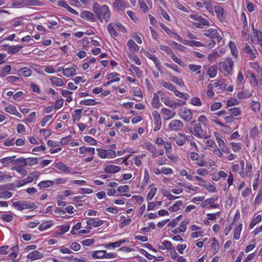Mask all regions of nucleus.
I'll return each mask as SVG.
<instances>
[{"mask_svg": "<svg viewBox=\"0 0 262 262\" xmlns=\"http://www.w3.org/2000/svg\"><path fill=\"white\" fill-rule=\"evenodd\" d=\"M219 66L224 73L230 74L233 69V62L231 59L227 58L220 62Z\"/></svg>", "mask_w": 262, "mask_h": 262, "instance_id": "4", "label": "nucleus"}, {"mask_svg": "<svg viewBox=\"0 0 262 262\" xmlns=\"http://www.w3.org/2000/svg\"><path fill=\"white\" fill-rule=\"evenodd\" d=\"M183 205V202L181 201L176 202L174 204L168 208L170 212H175L178 211Z\"/></svg>", "mask_w": 262, "mask_h": 262, "instance_id": "40", "label": "nucleus"}, {"mask_svg": "<svg viewBox=\"0 0 262 262\" xmlns=\"http://www.w3.org/2000/svg\"><path fill=\"white\" fill-rule=\"evenodd\" d=\"M183 127V122L177 119L171 120L168 124L169 129L173 131L180 130L182 129Z\"/></svg>", "mask_w": 262, "mask_h": 262, "instance_id": "11", "label": "nucleus"}, {"mask_svg": "<svg viewBox=\"0 0 262 262\" xmlns=\"http://www.w3.org/2000/svg\"><path fill=\"white\" fill-rule=\"evenodd\" d=\"M183 44L188 46L189 47H204L205 46V45L202 43L201 42L195 41V40H184L183 41Z\"/></svg>", "mask_w": 262, "mask_h": 262, "instance_id": "30", "label": "nucleus"}, {"mask_svg": "<svg viewBox=\"0 0 262 262\" xmlns=\"http://www.w3.org/2000/svg\"><path fill=\"white\" fill-rule=\"evenodd\" d=\"M80 103L82 105L86 106H93L98 104V102L95 100L93 99H87L85 100H81Z\"/></svg>", "mask_w": 262, "mask_h": 262, "instance_id": "49", "label": "nucleus"}, {"mask_svg": "<svg viewBox=\"0 0 262 262\" xmlns=\"http://www.w3.org/2000/svg\"><path fill=\"white\" fill-rule=\"evenodd\" d=\"M198 151H193L189 152L188 156L189 160L193 161H196L199 160V155L198 153Z\"/></svg>", "mask_w": 262, "mask_h": 262, "instance_id": "58", "label": "nucleus"}, {"mask_svg": "<svg viewBox=\"0 0 262 262\" xmlns=\"http://www.w3.org/2000/svg\"><path fill=\"white\" fill-rule=\"evenodd\" d=\"M73 92H70L66 90H62L61 91V95L66 98L67 102L70 103L73 101L72 97Z\"/></svg>", "mask_w": 262, "mask_h": 262, "instance_id": "36", "label": "nucleus"}, {"mask_svg": "<svg viewBox=\"0 0 262 262\" xmlns=\"http://www.w3.org/2000/svg\"><path fill=\"white\" fill-rule=\"evenodd\" d=\"M135 53V52L128 53V56L131 60H133L136 64L139 66L141 63L140 60Z\"/></svg>", "mask_w": 262, "mask_h": 262, "instance_id": "48", "label": "nucleus"}, {"mask_svg": "<svg viewBox=\"0 0 262 262\" xmlns=\"http://www.w3.org/2000/svg\"><path fill=\"white\" fill-rule=\"evenodd\" d=\"M217 67L215 65H212L209 68L208 70L207 71V75L210 77V78H214L217 75Z\"/></svg>", "mask_w": 262, "mask_h": 262, "instance_id": "35", "label": "nucleus"}, {"mask_svg": "<svg viewBox=\"0 0 262 262\" xmlns=\"http://www.w3.org/2000/svg\"><path fill=\"white\" fill-rule=\"evenodd\" d=\"M96 150L98 157L100 159H112L116 157V151L113 149L97 148Z\"/></svg>", "mask_w": 262, "mask_h": 262, "instance_id": "2", "label": "nucleus"}, {"mask_svg": "<svg viewBox=\"0 0 262 262\" xmlns=\"http://www.w3.org/2000/svg\"><path fill=\"white\" fill-rule=\"evenodd\" d=\"M83 140L85 142L89 143L91 145H96L97 144V141L90 136H85Z\"/></svg>", "mask_w": 262, "mask_h": 262, "instance_id": "62", "label": "nucleus"}, {"mask_svg": "<svg viewBox=\"0 0 262 262\" xmlns=\"http://www.w3.org/2000/svg\"><path fill=\"white\" fill-rule=\"evenodd\" d=\"M161 100L162 102L164 103L165 105L170 107H172L177 105V103H174L170 99H168L165 97H161Z\"/></svg>", "mask_w": 262, "mask_h": 262, "instance_id": "56", "label": "nucleus"}, {"mask_svg": "<svg viewBox=\"0 0 262 262\" xmlns=\"http://www.w3.org/2000/svg\"><path fill=\"white\" fill-rule=\"evenodd\" d=\"M49 80L53 84L57 86L61 87L64 85V82L60 78L51 76L50 77Z\"/></svg>", "mask_w": 262, "mask_h": 262, "instance_id": "31", "label": "nucleus"}, {"mask_svg": "<svg viewBox=\"0 0 262 262\" xmlns=\"http://www.w3.org/2000/svg\"><path fill=\"white\" fill-rule=\"evenodd\" d=\"M105 250H96L92 254L94 259H104Z\"/></svg>", "mask_w": 262, "mask_h": 262, "instance_id": "37", "label": "nucleus"}, {"mask_svg": "<svg viewBox=\"0 0 262 262\" xmlns=\"http://www.w3.org/2000/svg\"><path fill=\"white\" fill-rule=\"evenodd\" d=\"M179 115L182 119L186 121H190L192 118V113L191 111L186 108L181 109Z\"/></svg>", "mask_w": 262, "mask_h": 262, "instance_id": "10", "label": "nucleus"}, {"mask_svg": "<svg viewBox=\"0 0 262 262\" xmlns=\"http://www.w3.org/2000/svg\"><path fill=\"white\" fill-rule=\"evenodd\" d=\"M251 96V93L247 90H244L239 92L237 94V97L239 99H245L250 97Z\"/></svg>", "mask_w": 262, "mask_h": 262, "instance_id": "42", "label": "nucleus"}, {"mask_svg": "<svg viewBox=\"0 0 262 262\" xmlns=\"http://www.w3.org/2000/svg\"><path fill=\"white\" fill-rule=\"evenodd\" d=\"M174 94L178 97L183 99V100H179L177 105L183 106L186 104V100L188 99V95L187 93H184L178 91L176 89L173 92Z\"/></svg>", "mask_w": 262, "mask_h": 262, "instance_id": "13", "label": "nucleus"}, {"mask_svg": "<svg viewBox=\"0 0 262 262\" xmlns=\"http://www.w3.org/2000/svg\"><path fill=\"white\" fill-rule=\"evenodd\" d=\"M76 71L77 67L75 66H73L64 69L63 71V75L66 77H72L76 74Z\"/></svg>", "mask_w": 262, "mask_h": 262, "instance_id": "20", "label": "nucleus"}, {"mask_svg": "<svg viewBox=\"0 0 262 262\" xmlns=\"http://www.w3.org/2000/svg\"><path fill=\"white\" fill-rule=\"evenodd\" d=\"M88 153L89 155L93 156L95 154V149L94 147L81 146L79 148V154L83 155Z\"/></svg>", "mask_w": 262, "mask_h": 262, "instance_id": "23", "label": "nucleus"}, {"mask_svg": "<svg viewBox=\"0 0 262 262\" xmlns=\"http://www.w3.org/2000/svg\"><path fill=\"white\" fill-rule=\"evenodd\" d=\"M228 174L226 171L224 170H220L217 172H213L212 176V179L214 181H218L221 179H225Z\"/></svg>", "mask_w": 262, "mask_h": 262, "instance_id": "19", "label": "nucleus"}, {"mask_svg": "<svg viewBox=\"0 0 262 262\" xmlns=\"http://www.w3.org/2000/svg\"><path fill=\"white\" fill-rule=\"evenodd\" d=\"M54 225L53 221L49 220L43 222L39 226V230L40 231H46L51 228Z\"/></svg>", "mask_w": 262, "mask_h": 262, "instance_id": "24", "label": "nucleus"}, {"mask_svg": "<svg viewBox=\"0 0 262 262\" xmlns=\"http://www.w3.org/2000/svg\"><path fill=\"white\" fill-rule=\"evenodd\" d=\"M104 223V221L98 219L89 218L86 221V228L91 230L93 227H98L101 226Z\"/></svg>", "mask_w": 262, "mask_h": 262, "instance_id": "7", "label": "nucleus"}, {"mask_svg": "<svg viewBox=\"0 0 262 262\" xmlns=\"http://www.w3.org/2000/svg\"><path fill=\"white\" fill-rule=\"evenodd\" d=\"M93 10L100 23H106L109 21L111 11L107 6L103 5L100 6L99 4L94 3L93 5Z\"/></svg>", "mask_w": 262, "mask_h": 262, "instance_id": "1", "label": "nucleus"}, {"mask_svg": "<svg viewBox=\"0 0 262 262\" xmlns=\"http://www.w3.org/2000/svg\"><path fill=\"white\" fill-rule=\"evenodd\" d=\"M36 115L35 112L31 113L27 118L23 120V122L26 124L34 123L36 121Z\"/></svg>", "mask_w": 262, "mask_h": 262, "instance_id": "45", "label": "nucleus"}, {"mask_svg": "<svg viewBox=\"0 0 262 262\" xmlns=\"http://www.w3.org/2000/svg\"><path fill=\"white\" fill-rule=\"evenodd\" d=\"M150 152L151 154V157L153 159H155L159 156H163L164 154L163 149L157 150L155 147L152 148V150Z\"/></svg>", "mask_w": 262, "mask_h": 262, "instance_id": "43", "label": "nucleus"}, {"mask_svg": "<svg viewBox=\"0 0 262 262\" xmlns=\"http://www.w3.org/2000/svg\"><path fill=\"white\" fill-rule=\"evenodd\" d=\"M14 216V213H13L11 211H8L2 214L1 218L4 221L7 222H10L13 220Z\"/></svg>", "mask_w": 262, "mask_h": 262, "instance_id": "28", "label": "nucleus"}, {"mask_svg": "<svg viewBox=\"0 0 262 262\" xmlns=\"http://www.w3.org/2000/svg\"><path fill=\"white\" fill-rule=\"evenodd\" d=\"M20 163H23L24 166H33L38 163V158H28L26 159L22 158L18 160Z\"/></svg>", "mask_w": 262, "mask_h": 262, "instance_id": "15", "label": "nucleus"}, {"mask_svg": "<svg viewBox=\"0 0 262 262\" xmlns=\"http://www.w3.org/2000/svg\"><path fill=\"white\" fill-rule=\"evenodd\" d=\"M54 165H55V168H56L57 169H58L61 172H62L63 173H71L70 168L61 162H58L55 163ZM79 172H73L72 173V174H77Z\"/></svg>", "mask_w": 262, "mask_h": 262, "instance_id": "14", "label": "nucleus"}, {"mask_svg": "<svg viewBox=\"0 0 262 262\" xmlns=\"http://www.w3.org/2000/svg\"><path fill=\"white\" fill-rule=\"evenodd\" d=\"M10 7L13 8H19L25 7L26 0H14L10 2Z\"/></svg>", "mask_w": 262, "mask_h": 262, "instance_id": "26", "label": "nucleus"}, {"mask_svg": "<svg viewBox=\"0 0 262 262\" xmlns=\"http://www.w3.org/2000/svg\"><path fill=\"white\" fill-rule=\"evenodd\" d=\"M164 95V93L162 91H159L157 93H155L151 100V105L155 108H159L162 104L160 101V96Z\"/></svg>", "mask_w": 262, "mask_h": 262, "instance_id": "8", "label": "nucleus"}, {"mask_svg": "<svg viewBox=\"0 0 262 262\" xmlns=\"http://www.w3.org/2000/svg\"><path fill=\"white\" fill-rule=\"evenodd\" d=\"M143 52V53L144 54V55L148 58L154 62L156 68L158 69H160V67H161L160 63L159 60L157 58V57L151 54L149 52H148L146 50H144Z\"/></svg>", "mask_w": 262, "mask_h": 262, "instance_id": "25", "label": "nucleus"}, {"mask_svg": "<svg viewBox=\"0 0 262 262\" xmlns=\"http://www.w3.org/2000/svg\"><path fill=\"white\" fill-rule=\"evenodd\" d=\"M12 206L18 211L24 210V201L14 202L12 203Z\"/></svg>", "mask_w": 262, "mask_h": 262, "instance_id": "53", "label": "nucleus"}, {"mask_svg": "<svg viewBox=\"0 0 262 262\" xmlns=\"http://www.w3.org/2000/svg\"><path fill=\"white\" fill-rule=\"evenodd\" d=\"M129 186L127 185L120 186L118 188V191L121 193V196L129 198L130 196V194L126 193L129 191Z\"/></svg>", "mask_w": 262, "mask_h": 262, "instance_id": "29", "label": "nucleus"}, {"mask_svg": "<svg viewBox=\"0 0 262 262\" xmlns=\"http://www.w3.org/2000/svg\"><path fill=\"white\" fill-rule=\"evenodd\" d=\"M121 170V167L115 165L108 164L104 168V171L107 173L114 174Z\"/></svg>", "mask_w": 262, "mask_h": 262, "instance_id": "17", "label": "nucleus"}, {"mask_svg": "<svg viewBox=\"0 0 262 262\" xmlns=\"http://www.w3.org/2000/svg\"><path fill=\"white\" fill-rule=\"evenodd\" d=\"M188 68L192 72H195L196 74H199L201 73L202 67L200 65L190 64L188 66Z\"/></svg>", "mask_w": 262, "mask_h": 262, "instance_id": "54", "label": "nucleus"}, {"mask_svg": "<svg viewBox=\"0 0 262 262\" xmlns=\"http://www.w3.org/2000/svg\"><path fill=\"white\" fill-rule=\"evenodd\" d=\"M54 185V182L51 180L42 181L38 184V186L41 188L51 187Z\"/></svg>", "mask_w": 262, "mask_h": 262, "instance_id": "38", "label": "nucleus"}, {"mask_svg": "<svg viewBox=\"0 0 262 262\" xmlns=\"http://www.w3.org/2000/svg\"><path fill=\"white\" fill-rule=\"evenodd\" d=\"M5 111L7 113L15 115L18 118H21V115L17 111L16 107L13 105H9L5 107Z\"/></svg>", "mask_w": 262, "mask_h": 262, "instance_id": "21", "label": "nucleus"}, {"mask_svg": "<svg viewBox=\"0 0 262 262\" xmlns=\"http://www.w3.org/2000/svg\"><path fill=\"white\" fill-rule=\"evenodd\" d=\"M37 208L36 205L34 202L24 201V210H34Z\"/></svg>", "mask_w": 262, "mask_h": 262, "instance_id": "60", "label": "nucleus"}, {"mask_svg": "<svg viewBox=\"0 0 262 262\" xmlns=\"http://www.w3.org/2000/svg\"><path fill=\"white\" fill-rule=\"evenodd\" d=\"M204 35L211 39H216L218 41H220L222 39V37L220 35L219 31L216 29L209 28L205 31Z\"/></svg>", "mask_w": 262, "mask_h": 262, "instance_id": "5", "label": "nucleus"}, {"mask_svg": "<svg viewBox=\"0 0 262 262\" xmlns=\"http://www.w3.org/2000/svg\"><path fill=\"white\" fill-rule=\"evenodd\" d=\"M242 228L243 224L241 223L233 230V239L238 240L240 238Z\"/></svg>", "mask_w": 262, "mask_h": 262, "instance_id": "33", "label": "nucleus"}, {"mask_svg": "<svg viewBox=\"0 0 262 262\" xmlns=\"http://www.w3.org/2000/svg\"><path fill=\"white\" fill-rule=\"evenodd\" d=\"M231 146L232 150L235 152H238L242 149L241 143L232 142Z\"/></svg>", "mask_w": 262, "mask_h": 262, "instance_id": "64", "label": "nucleus"}, {"mask_svg": "<svg viewBox=\"0 0 262 262\" xmlns=\"http://www.w3.org/2000/svg\"><path fill=\"white\" fill-rule=\"evenodd\" d=\"M18 72H19L20 75L26 77L30 76L32 74L31 70L27 67H25L20 69Z\"/></svg>", "mask_w": 262, "mask_h": 262, "instance_id": "50", "label": "nucleus"}, {"mask_svg": "<svg viewBox=\"0 0 262 262\" xmlns=\"http://www.w3.org/2000/svg\"><path fill=\"white\" fill-rule=\"evenodd\" d=\"M113 7L117 11H124L128 7V4L124 0H115L113 3Z\"/></svg>", "mask_w": 262, "mask_h": 262, "instance_id": "9", "label": "nucleus"}, {"mask_svg": "<svg viewBox=\"0 0 262 262\" xmlns=\"http://www.w3.org/2000/svg\"><path fill=\"white\" fill-rule=\"evenodd\" d=\"M82 111V109H77L73 111L72 113V117L74 121H77L80 119Z\"/></svg>", "mask_w": 262, "mask_h": 262, "instance_id": "59", "label": "nucleus"}, {"mask_svg": "<svg viewBox=\"0 0 262 262\" xmlns=\"http://www.w3.org/2000/svg\"><path fill=\"white\" fill-rule=\"evenodd\" d=\"M127 46L130 51L129 53L136 52L139 50V47L132 39H129L127 42Z\"/></svg>", "mask_w": 262, "mask_h": 262, "instance_id": "32", "label": "nucleus"}, {"mask_svg": "<svg viewBox=\"0 0 262 262\" xmlns=\"http://www.w3.org/2000/svg\"><path fill=\"white\" fill-rule=\"evenodd\" d=\"M214 11L216 15L219 17H224L225 15L224 9L220 5L214 7Z\"/></svg>", "mask_w": 262, "mask_h": 262, "instance_id": "51", "label": "nucleus"}, {"mask_svg": "<svg viewBox=\"0 0 262 262\" xmlns=\"http://www.w3.org/2000/svg\"><path fill=\"white\" fill-rule=\"evenodd\" d=\"M81 17L83 19L91 22H95L96 20L94 14L87 10H84L81 13Z\"/></svg>", "mask_w": 262, "mask_h": 262, "instance_id": "22", "label": "nucleus"}, {"mask_svg": "<svg viewBox=\"0 0 262 262\" xmlns=\"http://www.w3.org/2000/svg\"><path fill=\"white\" fill-rule=\"evenodd\" d=\"M240 164L237 162H232L231 163V169L233 172H237L242 178H245V173L244 172L245 162L243 160L239 161Z\"/></svg>", "mask_w": 262, "mask_h": 262, "instance_id": "3", "label": "nucleus"}, {"mask_svg": "<svg viewBox=\"0 0 262 262\" xmlns=\"http://www.w3.org/2000/svg\"><path fill=\"white\" fill-rule=\"evenodd\" d=\"M251 40L254 44L260 43L262 45V32L260 31H255L252 35Z\"/></svg>", "mask_w": 262, "mask_h": 262, "instance_id": "18", "label": "nucleus"}, {"mask_svg": "<svg viewBox=\"0 0 262 262\" xmlns=\"http://www.w3.org/2000/svg\"><path fill=\"white\" fill-rule=\"evenodd\" d=\"M203 130L200 124H195L194 126L193 130L192 133L196 137L203 138Z\"/></svg>", "mask_w": 262, "mask_h": 262, "instance_id": "27", "label": "nucleus"}, {"mask_svg": "<svg viewBox=\"0 0 262 262\" xmlns=\"http://www.w3.org/2000/svg\"><path fill=\"white\" fill-rule=\"evenodd\" d=\"M260 176V171L258 170L256 174H255V179L252 183V187L254 190H256L257 189L258 186L259 185V179Z\"/></svg>", "mask_w": 262, "mask_h": 262, "instance_id": "55", "label": "nucleus"}, {"mask_svg": "<svg viewBox=\"0 0 262 262\" xmlns=\"http://www.w3.org/2000/svg\"><path fill=\"white\" fill-rule=\"evenodd\" d=\"M161 113L163 116V119L166 120H169L174 117L176 112L166 108H162L161 110Z\"/></svg>", "mask_w": 262, "mask_h": 262, "instance_id": "16", "label": "nucleus"}, {"mask_svg": "<svg viewBox=\"0 0 262 262\" xmlns=\"http://www.w3.org/2000/svg\"><path fill=\"white\" fill-rule=\"evenodd\" d=\"M190 230L192 231L190 236L192 238L202 237L204 235V232L202 229V227L198 225H192L190 227Z\"/></svg>", "mask_w": 262, "mask_h": 262, "instance_id": "6", "label": "nucleus"}, {"mask_svg": "<svg viewBox=\"0 0 262 262\" xmlns=\"http://www.w3.org/2000/svg\"><path fill=\"white\" fill-rule=\"evenodd\" d=\"M179 136L176 138H173V139L176 141V143L179 146L183 145L187 140L186 137L185 135H183L182 134H179Z\"/></svg>", "mask_w": 262, "mask_h": 262, "instance_id": "34", "label": "nucleus"}, {"mask_svg": "<svg viewBox=\"0 0 262 262\" xmlns=\"http://www.w3.org/2000/svg\"><path fill=\"white\" fill-rule=\"evenodd\" d=\"M190 103L194 106H200L202 103L200 99L198 97H194L191 98Z\"/></svg>", "mask_w": 262, "mask_h": 262, "instance_id": "61", "label": "nucleus"}, {"mask_svg": "<svg viewBox=\"0 0 262 262\" xmlns=\"http://www.w3.org/2000/svg\"><path fill=\"white\" fill-rule=\"evenodd\" d=\"M44 257V254L38 251H33L27 255V261H35L41 259Z\"/></svg>", "mask_w": 262, "mask_h": 262, "instance_id": "12", "label": "nucleus"}, {"mask_svg": "<svg viewBox=\"0 0 262 262\" xmlns=\"http://www.w3.org/2000/svg\"><path fill=\"white\" fill-rule=\"evenodd\" d=\"M150 179L149 172L146 168L144 170V177L142 182V187H145L148 183Z\"/></svg>", "mask_w": 262, "mask_h": 262, "instance_id": "52", "label": "nucleus"}, {"mask_svg": "<svg viewBox=\"0 0 262 262\" xmlns=\"http://www.w3.org/2000/svg\"><path fill=\"white\" fill-rule=\"evenodd\" d=\"M229 47L231 50L232 54L234 56L236 57L238 52L235 43L232 41H230L229 43Z\"/></svg>", "mask_w": 262, "mask_h": 262, "instance_id": "63", "label": "nucleus"}, {"mask_svg": "<svg viewBox=\"0 0 262 262\" xmlns=\"http://www.w3.org/2000/svg\"><path fill=\"white\" fill-rule=\"evenodd\" d=\"M261 220H262V217H261V215L260 214H258L257 215H255L254 216L251 222V223L250 224V226H249V228L250 229H252L254 228V227L257 224H258L259 222L261 221Z\"/></svg>", "mask_w": 262, "mask_h": 262, "instance_id": "46", "label": "nucleus"}, {"mask_svg": "<svg viewBox=\"0 0 262 262\" xmlns=\"http://www.w3.org/2000/svg\"><path fill=\"white\" fill-rule=\"evenodd\" d=\"M251 109L255 113H258L260 111L261 105L258 101H251L250 104Z\"/></svg>", "mask_w": 262, "mask_h": 262, "instance_id": "39", "label": "nucleus"}, {"mask_svg": "<svg viewBox=\"0 0 262 262\" xmlns=\"http://www.w3.org/2000/svg\"><path fill=\"white\" fill-rule=\"evenodd\" d=\"M157 188L155 187H154V185L152 184L150 186V190L147 195L146 199L147 201H150L154 197L157 191Z\"/></svg>", "mask_w": 262, "mask_h": 262, "instance_id": "41", "label": "nucleus"}, {"mask_svg": "<svg viewBox=\"0 0 262 262\" xmlns=\"http://www.w3.org/2000/svg\"><path fill=\"white\" fill-rule=\"evenodd\" d=\"M244 52L249 54V56L251 59H254L256 57V55L257 54V51L254 50L252 51L250 46L246 45L244 48Z\"/></svg>", "mask_w": 262, "mask_h": 262, "instance_id": "44", "label": "nucleus"}, {"mask_svg": "<svg viewBox=\"0 0 262 262\" xmlns=\"http://www.w3.org/2000/svg\"><path fill=\"white\" fill-rule=\"evenodd\" d=\"M116 28L113 24H110L107 26V30L110 35L115 38L118 36L117 31H116Z\"/></svg>", "mask_w": 262, "mask_h": 262, "instance_id": "47", "label": "nucleus"}, {"mask_svg": "<svg viewBox=\"0 0 262 262\" xmlns=\"http://www.w3.org/2000/svg\"><path fill=\"white\" fill-rule=\"evenodd\" d=\"M42 2L38 0H26V7L35 6H41Z\"/></svg>", "mask_w": 262, "mask_h": 262, "instance_id": "57", "label": "nucleus"}]
</instances>
